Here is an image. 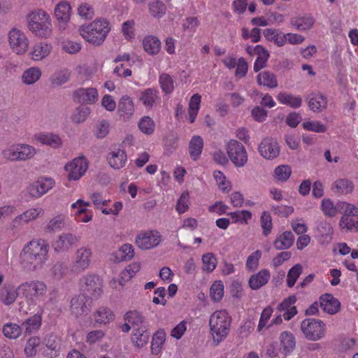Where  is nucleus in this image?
I'll return each mask as SVG.
<instances>
[{
	"mask_svg": "<svg viewBox=\"0 0 358 358\" xmlns=\"http://www.w3.org/2000/svg\"><path fill=\"white\" fill-rule=\"evenodd\" d=\"M71 309L76 317L87 313V308L85 305V296L79 295L73 298L71 301Z\"/></svg>",
	"mask_w": 358,
	"mask_h": 358,
	"instance_id": "47",
	"label": "nucleus"
},
{
	"mask_svg": "<svg viewBox=\"0 0 358 358\" xmlns=\"http://www.w3.org/2000/svg\"><path fill=\"white\" fill-rule=\"evenodd\" d=\"M42 77V70L39 66H33L24 69L21 75V81L25 85H33Z\"/></svg>",
	"mask_w": 358,
	"mask_h": 358,
	"instance_id": "27",
	"label": "nucleus"
},
{
	"mask_svg": "<svg viewBox=\"0 0 358 358\" xmlns=\"http://www.w3.org/2000/svg\"><path fill=\"white\" fill-rule=\"evenodd\" d=\"M132 279L131 275L124 269L120 273L118 278H113L110 281V286L116 291L122 290L127 282Z\"/></svg>",
	"mask_w": 358,
	"mask_h": 358,
	"instance_id": "56",
	"label": "nucleus"
},
{
	"mask_svg": "<svg viewBox=\"0 0 358 358\" xmlns=\"http://www.w3.org/2000/svg\"><path fill=\"white\" fill-rule=\"evenodd\" d=\"M45 284L39 280H31L18 286L20 296L25 298L27 303H34L36 297L43 296L46 292Z\"/></svg>",
	"mask_w": 358,
	"mask_h": 358,
	"instance_id": "12",
	"label": "nucleus"
},
{
	"mask_svg": "<svg viewBox=\"0 0 358 358\" xmlns=\"http://www.w3.org/2000/svg\"><path fill=\"white\" fill-rule=\"evenodd\" d=\"M245 51L250 56L257 55V59L254 64L255 71L257 72L266 66L270 55L264 46L261 45H257L255 47L247 45Z\"/></svg>",
	"mask_w": 358,
	"mask_h": 358,
	"instance_id": "18",
	"label": "nucleus"
},
{
	"mask_svg": "<svg viewBox=\"0 0 358 358\" xmlns=\"http://www.w3.org/2000/svg\"><path fill=\"white\" fill-rule=\"evenodd\" d=\"M138 127L143 134L150 136L154 134L156 125L155 121L150 117L143 116L140 119Z\"/></svg>",
	"mask_w": 358,
	"mask_h": 358,
	"instance_id": "52",
	"label": "nucleus"
},
{
	"mask_svg": "<svg viewBox=\"0 0 358 358\" xmlns=\"http://www.w3.org/2000/svg\"><path fill=\"white\" fill-rule=\"evenodd\" d=\"M213 178L219 191L227 194L232 189V183L227 176L220 171H215L213 173Z\"/></svg>",
	"mask_w": 358,
	"mask_h": 358,
	"instance_id": "43",
	"label": "nucleus"
},
{
	"mask_svg": "<svg viewBox=\"0 0 358 358\" xmlns=\"http://www.w3.org/2000/svg\"><path fill=\"white\" fill-rule=\"evenodd\" d=\"M44 213V210L41 206H36L32 208H29L22 213L16 216L13 222L14 224L22 222V223H29L30 222L34 221L38 219L40 216H41Z\"/></svg>",
	"mask_w": 358,
	"mask_h": 358,
	"instance_id": "25",
	"label": "nucleus"
},
{
	"mask_svg": "<svg viewBox=\"0 0 358 358\" xmlns=\"http://www.w3.org/2000/svg\"><path fill=\"white\" fill-rule=\"evenodd\" d=\"M36 154V149L29 144L17 143L7 145L1 151L2 157L10 162L27 161Z\"/></svg>",
	"mask_w": 358,
	"mask_h": 358,
	"instance_id": "5",
	"label": "nucleus"
},
{
	"mask_svg": "<svg viewBox=\"0 0 358 358\" xmlns=\"http://www.w3.org/2000/svg\"><path fill=\"white\" fill-rule=\"evenodd\" d=\"M8 42L12 52L18 56L24 55L29 47V41L25 33L13 28L8 33Z\"/></svg>",
	"mask_w": 358,
	"mask_h": 358,
	"instance_id": "9",
	"label": "nucleus"
},
{
	"mask_svg": "<svg viewBox=\"0 0 358 358\" xmlns=\"http://www.w3.org/2000/svg\"><path fill=\"white\" fill-rule=\"evenodd\" d=\"M278 101L292 108H299L302 106V98L299 95H294L287 92H280L277 96Z\"/></svg>",
	"mask_w": 358,
	"mask_h": 358,
	"instance_id": "32",
	"label": "nucleus"
},
{
	"mask_svg": "<svg viewBox=\"0 0 358 358\" xmlns=\"http://www.w3.org/2000/svg\"><path fill=\"white\" fill-rule=\"evenodd\" d=\"M294 236L290 231H285L278 234L273 241V246L277 250H287L292 247Z\"/></svg>",
	"mask_w": 358,
	"mask_h": 358,
	"instance_id": "31",
	"label": "nucleus"
},
{
	"mask_svg": "<svg viewBox=\"0 0 358 358\" xmlns=\"http://www.w3.org/2000/svg\"><path fill=\"white\" fill-rule=\"evenodd\" d=\"M203 148V139L198 135L193 136L188 145V150L190 158L193 161H197L202 153Z\"/></svg>",
	"mask_w": 358,
	"mask_h": 358,
	"instance_id": "30",
	"label": "nucleus"
},
{
	"mask_svg": "<svg viewBox=\"0 0 358 358\" xmlns=\"http://www.w3.org/2000/svg\"><path fill=\"white\" fill-rule=\"evenodd\" d=\"M68 217L65 215H58L51 219L47 224V230L54 232L63 229L67 223Z\"/></svg>",
	"mask_w": 358,
	"mask_h": 358,
	"instance_id": "54",
	"label": "nucleus"
},
{
	"mask_svg": "<svg viewBox=\"0 0 358 358\" xmlns=\"http://www.w3.org/2000/svg\"><path fill=\"white\" fill-rule=\"evenodd\" d=\"M61 49L66 53L75 55L78 53L82 48L80 43L70 40L64 39L61 42Z\"/></svg>",
	"mask_w": 358,
	"mask_h": 358,
	"instance_id": "59",
	"label": "nucleus"
},
{
	"mask_svg": "<svg viewBox=\"0 0 358 358\" xmlns=\"http://www.w3.org/2000/svg\"><path fill=\"white\" fill-rule=\"evenodd\" d=\"M259 155L266 160H273L280 155V148L277 141L271 137H266L258 145Z\"/></svg>",
	"mask_w": 358,
	"mask_h": 358,
	"instance_id": "15",
	"label": "nucleus"
},
{
	"mask_svg": "<svg viewBox=\"0 0 358 358\" xmlns=\"http://www.w3.org/2000/svg\"><path fill=\"white\" fill-rule=\"evenodd\" d=\"M90 203L83 199H78L71 204L72 215L78 222L87 223L93 219V212L89 209Z\"/></svg>",
	"mask_w": 358,
	"mask_h": 358,
	"instance_id": "14",
	"label": "nucleus"
},
{
	"mask_svg": "<svg viewBox=\"0 0 358 358\" xmlns=\"http://www.w3.org/2000/svg\"><path fill=\"white\" fill-rule=\"evenodd\" d=\"M107 160L112 168L120 169L125 166L127 157L124 150L117 148L110 150Z\"/></svg>",
	"mask_w": 358,
	"mask_h": 358,
	"instance_id": "24",
	"label": "nucleus"
},
{
	"mask_svg": "<svg viewBox=\"0 0 358 358\" xmlns=\"http://www.w3.org/2000/svg\"><path fill=\"white\" fill-rule=\"evenodd\" d=\"M124 320L129 323L134 329L143 327L141 325L144 322V317L137 311H129L124 315Z\"/></svg>",
	"mask_w": 358,
	"mask_h": 358,
	"instance_id": "61",
	"label": "nucleus"
},
{
	"mask_svg": "<svg viewBox=\"0 0 358 358\" xmlns=\"http://www.w3.org/2000/svg\"><path fill=\"white\" fill-rule=\"evenodd\" d=\"M33 139L36 143L52 148H58L62 145L60 136L52 132H39L34 134Z\"/></svg>",
	"mask_w": 358,
	"mask_h": 358,
	"instance_id": "21",
	"label": "nucleus"
},
{
	"mask_svg": "<svg viewBox=\"0 0 358 358\" xmlns=\"http://www.w3.org/2000/svg\"><path fill=\"white\" fill-rule=\"evenodd\" d=\"M77 13L83 20H90L94 15L92 6L87 2H83L78 6Z\"/></svg>",
	"mask_w": 358,
	"mask_h": 358,
	"instance_id": "64",
	"label": "nucleus"
},
{
	"mask_svg": "<svg viewBox=\"0 0 358 358\" xmlns=\"http://www.w3.org/2000/svg\"><path fill=\"white\" fill-rule=\"evenodd\" d=\"M42 324V315L41 314L36 313L32 316L27 318L22 323V329H24L25 333L31 334L37 331Z\"/></svg>",
	"mask_w": 358,
	"mask_h": 358,
	"instance_id": "39",
	"label": "nucleus"
},
{
	"mask_svg": "<svg viewBox=\"0 0 358 358\" xmlns=\"http://www.w3.org/2000/svg\"><path fill=\"white\" fill-rule=\"evenodd\" d=\"M271 278V273L266 268L252 275L248 279V285L252 290H257L266 285Z\"/></svg>",
	"mask_w": 358,
	"mask_h": 358,
	"instance_id": "23",
	"label": "nucleus"
},
{
	"mask_svg": "<svg viewBox=\"0 0 358 358\" xmlns=\"http://www.w3.org/2000/svg\"><path fill=\"white\" fill-rule=\"evenodd\" d=\"M354 185L352 181L341 178L336 180L333 184L334 191L340 194H348L353 191Z\"/></svg>",
	"mask_w": 358,
	"mask_h": 358,
	"instance_id": "49",
	"label": "nucleus"
},
{
	"mask_svg": "<svg viewBox=\"0 0 358 358\" xmlns=\"http://www.w3.org/2000/svg\"><path fill=\"white\" fill-rule=\"evenodd\" d=\"M52 52L51 43L40 41L34 44L30 48L28 56L34 62H40L46 59Z\"/></svg>",
	"mask_w": 358,
	"mask_h": 358,
	"instance_id": "17",
	"label": "nucleus"
},
{
	"mask_svg": "<svg viewBox=\"0 0 358 358\" xmlns=\"http://www.w3.org/2000/svg\"><path fill=\"white\" fill-rule=\"evenodd\" d=\"M89 165L88 159L83 155L68 161L64 166L67 180L74 182L80 180L86 174Z\"/></svg>",
	"mask_w": 358,
	"mask_h": 358,
	"instance_id": "7",
	"label": "nucleus"
},
{
	"mask_svg": "<svg viewBox=\"0 0 358 358\" xmlns=\"http://www.w3.org/2000/svg\"><path fill=\"white\" fill-rule=\"evenodd\" d=\"M41 339L37 336L29 338L24 346V352L27 358H33L36 356L41 345Z\"/></svg>",
	"mask_w": 358,
	"mask_h": 358,
	"instance_id": "51",
	"label": "nucleus"
},
{
	"mask_svg": "<svg viewBox=\"0 0 358 358\" xmlns=\"http://www.w3.org/2000/svg\"><path fill=\"white\" fill-rule=\"evenodd\" d=\"M3 336L10 340H15L20 338L22 334V325L9 322L3 324L2 327Z\"/></svg>",
	"mask_w": 358,
	"mask_h": 358,
	"instance_id": "40",
	"label": "nucleus"
},
{
	"mask_svg": "<svg viewBox=\"0 0 358 358\" xmlns=\"http://www.w3.org/2000/svg\"><path fill=\"white\" fill-rule=\"evenodd\" d=\"M209 294L212 301H221L224 295V282L220 280L214 281L210 287Z\"/></svg>",
	"mask_w": 358,
	"mask_h": 358,
	"instance_id": "46",
	"label": "nucleus"
},
{
	"mask_svg": "<svg viewBox=\"0 0 358 358\" xmlns=\"http://www.w3.org/2000/svg\"><path fill=\"white\" fill-rule=\"evenodd\" d=\"M55 185V181L52 178L42 176L28 186L27 192L32 197L38 199L51 190Z\"/></svg>",
	"mask_w": 358,
	"mask_h": 358,
	"instance_id": "13",
	"label": "nucleus"
},
{
	"mask_svg": "<svg viewBox=\"0 0 358 358\" xmlns=\"http://www.w3.org/2000/svg\"><path fill=\"white\" fill-rule=\"evenodd\" d=\"M28 29L36 37L48 38L52 34V23L50 14L45 10L37 8L27 15Z\"/></svg>",
	"mask_w": 358,
	"mask_h": 358,
	"instance_id": "3",
	"label": "nucleus"
},
{
	"mask_svg": "<svg viewBox=\"0 0 358 358\" xmlns=\"http://www.w3.org/2000/svg\"><path fill=\"white\" fill-rule=\"evenodd\" d=\"M280 350L287 355L295 348L296 341L294 335L289 331H283L279 336Z\"/></svg>",
	"mask_w": 358,
	"mask_h": 358,
	"instance_id": "35",
	"label": "nucleus"
},
{
	"mask_svg": "<svg viewBox=\"0 0 358 358\" xmlns=\"http://www.w3.org/2000/svg\"><path fill=\"white\" fill-rule=\"evenodd\" d=\"M202 271L206 273H212L217 267V259L212 252L204 253L201 257Z\"/></svg>",
	"mask_w": 358,
	"mask_h": 358,
	"instance_id": "50",
	"label": "nucleus"
},
{
	"mask_svg": "<svg viewBox=\"0 0 358 358\" xmlns=\"http://www.w3.org/2000/svg\"><path fill=\"white\" fill-rule=\"evenodd\" d=\"M327 98L321 92H314L310 94L308 97V105L309 108L313 112H321L327 107Z\"/></svg>",
	"mask_w": 358,
	"mask_h": 358,
	"instance_id": "28",
	"label": "nucleus"
},
{
	"mask_svg": "<svg viewBox=\"0 0 358 358\" xmlns=\"http://www.w3.org/2000/svg\"><path fill=\"white\" fill-rule=\"evenodd\" d=\"M143 50L149 55H155L161 50V42L158 38L154 36H147L142 41Z\"/></svg>",
	"mask_w": 358,
	"mask_h": 358,
	"instance_id": "41",
	"label": "nucleus"
},
{
	"mask_svg": "<svg viewBox=\"0 0 358 358\" xmlns=\"http://www.w3.org/2000/svg\"><path fill=\"white\" fill-rule=\"evenodd\" d=\"M136 23L134 20H128L122 24L121 32L124 38L127 41H131L135 37Z\"/></svg>",
	"mask_w": 358,
	"mask_h": 358,
	"instance_id": "62",
	"label": "nucleus"
},
{
	"mask_svg": "<svg viewBox=\"0 0 358 358\" xmlns=\"http://www.w3.org/2000/svg\"><path fill=\"white\" fill-rule=\"evenodd\" d=\"M266 41L271 42L278 47L284 46V33L278 29L266 28L263 31Z\"/></svg>",
	"mask_w": 358,
	"mask_h": 358,
	"instance_id": "36",
	"label": "nucleus"
},
{
	"mask_svg": "<svg viewBox=\"0 0 358 358\" xmlns=\"http://www.w3.org/2000/svg\"><path fill=\"white\" fill-rule=\"evenodd\" d=\"M302 269L300 264H296L289 268L286 278V284L288 287H292L295 285L302 273Z\"/></svg>",
	"mask_w": 358,
	"mask_h": 358,
	"instance_id": "57",
	"label": "nucleus"
},
{
	"mask_svg": "<svg viewBox=\"0 0 358 358\" xmlns=\"http://www.w3.org/2000/svg\"><path fill=\"white\" fill-rule=\"evenodd\" d=\"M135 113L133 99L128 95L122 96L117 105V114L123 121L130 120Z\"/></svg>",
	"mask_w": 358,
	"mask_h": 358,
	"instance_id": "20",
	"label": "nucleus"
},
{
	"mask_svg": "<svg viewBox=\"0 0 358 358\" xmlns=\"http://www.w3.org/2000/svg\"><path fill=\"white\" fill-rule=\"evenodd\" d=\"M134 257V248L131 244L124 243L117 251L110 255V260L114 262L129 261Z\"/></svg>",
	"mask_w": 358,
	"mask_h": 358,
	"instance_id": "29",
	"label": "nucleus"
},
{
	"mask_svg": "<svg viewBox=\"0 0 358 358\" xmlns=\"http://www.w3.org/2000/svg\"><path fill=\"white\" fill-rule=\"evenodd\" d=\"M49 245L43 240H34L23 248L20 255L22 264L34 267L43 264L48 259Z\"/></svg>",
	"mask_w": 358,
	"mask_h": 358,
	"instance_id": "4",
	"label": "nucleus"
},
{
	"mask_svg": "<svg viewBox=\"0 0 358 358\" xmlns=\"http://www.w3.org/2000/svg\"><path fill=\"white\" fill-rule=\"evenodd\" d=\"M92 252L87 247H81L74 255L72 271L74 273H80L89 268L92 262Z\"/></svg>",
	"mask_w": 358,
	"mask_h": 358,
	"instance_id": "16",
	"label": "nucleus"
},
{
	"mask_svg": "<svg viewBox=\"0 0 358 358\" xmlns=\"http://www.w3.org/2000/svg\"><path fill=\"white\" fill-rule=\"evenodd\" d=\"M73 96L79 103L93 105L99 100V92L95 87H81L73 92Z\"/></svg>",
	"mask_w": 358,
	"mask_h": 358,
	"instance_id": "19",
	"label": "nucleus"
},
{
	"mask_svg": "<svg viewBox=\"0 0 358 358\" xmlns=\"http://www.w3.org/2000/svg\"><path fill=\"white\" fill-rule=\"evenodd\" d=\"M53 15L58 29L62 32L66 31L73 15L71 3L67 0L59 1L54 8Z\"/></svg>",
	"mask_w": 358,
	"mask_h": 358,
	"instance_id": "10",
	"label": "nucleus"
},
{
	"mask_svg": "<svg viewBox=\"0 0 358 358\" xmlns=\"http://www.w3.org/2000/svg\"><path fill=\"white\" fill-rule=\"evenodd\" d=\"M81 285L87 290L94 291L101 286V280L96 275L88 274L81 280Z\"/></svg>",
	"mask_w": 358,
	"mask_h": 358,
	"instance_id": "58",
	"label": "nucleus"
},
{
	"mask_svg": "<svg viewBox=\"0 0 358 358\" xmlns=\"http://www.w3.org/2000/svg\"><path fill=\"white\" fill-rule=\"evenodd\" d=\"M72 244V236L70 234H62L54 242L53 248L57 251H62L68 249Z\"/></svg>",
	"mask_w": 358,
	"mask_h": 358,
	"instance_id": "63",
	"label": "nucleus"
},
{
	"mask_svg": "<svg viewBox=\"0 0 358 358\" xmlns=\"http://www.w3.org/2000/svg\"><path fill=\"white\" fill-rule=\"evenodd\" d=\"M162 241V234L156 229L141 231L135 238L136 245L142 250H149L157 248Z\"/></svg>",
	"mask_w": 358,
	"mask_h": 358,
	"instance_id": "11",
	"label": "nucleus"
},
{
	"mask_svg": "<svg viewBox=\"0 0 358 358\" xmlns=\"http://www.w3.org/2000/svg\"><path fill=\"white\" fill-rule=\"evenodd\" d=\"M257 82L259 85L268 89H274L278 87V80L274 73L268 71H264L257 76Z\"/></svg>",
	"mask_w": 358,
	"mask_h": 358,
	"instance_id": "37",
	"label": "nucleus"
},
{
	"mask_svg": "<svg viewBox=\"0 0 358 358\" xmlns=\"http://www.w3.org/2000/svg\"><path fill=\"white\" fill-rule=\"evenodd\" d=\"M320 306L324 312L334 315L340 311L341 303L331 294H325L320 298Z\"/></svg>",
	"mask_w": 358,
	"mask_h": 358,
	"instance_id": "22",
	"label": "nucleus"
},
{
	"mask_svg": "<svg viewBox=\"0 0 358 358\" xmlns=\"http://www.w3.org/2000/svg\"><path fill=\"white\" fill-rule=\"evenodd\" d=\"M292 171L290 166L282 164L277 166L273 173V178L280 182H285L289 180L292 175Z\"/></svg>",
	"mask_w": 358,
	"mask_h": 358,
	"instance_id": "48",
	"label": "nucleus"
},
{
	"mask_svg": "<svg viewBox=\"0 0 358 358\" xmlns=\"http://www.w3.org/2000/svg\"><path fill=\"white\" fill-rule=\"evenodd\" d=\"M228 157L236 168H242L248 162V155L245 147L235 139L229 140L225 145Z\"/></svg>",
	"mask_w": 358,
	"mask_h": 358,
	"instance_id": "8",
	"label": "nucleus"
},
{
	"mask_svg": "<svg viewBox=\"0 0 358 358\" xmlns=\"http://www.w3.org/2000/svg\"><path fill=\"white\" fill-rule=\"evenodd\" d=\"M201 96L194 94L189 99L187 109V120L189 123L195 122L201 107Z\"/></svg>",
	"mask_w": 358,
	"mask_h": 358,
	"instance_id": "33",
	"label": "nucleus"
},
{
	"mask_svg": "<svg viewBox=\"0 0 358 358\" xmlns=\"http://www.w3.org/2000/svg\"><path fill=\"white\" fill-rule=\"evenodd\" d=\"M321 210L328 217H334L340 212L338 202L334 203L329 199H324L321 203Z\"/></svg>",
	"mask_w": 358,
	"mask_h": 358,
	"instance_id": "55",
	"label": "nucleus"
},
{
	"mask_svg": "<svg viewBox=\"0 0 358 358\" xmlns=\"http://www.w3.org/2000/svg\"><path fill=\"white\" fill-rule=\"evenodd\" d=\"M94 321L99 324H106L115 318L113 311L106 307L99 308L94 314Z\"/></svg>",
	"mask_w": 358,
	"mask_h": 358,
	"instance_id": "45",
	"label": "nucleus"
},
{
	"mask_svg": "<svg viewBox=\"0 0 358 358\" xmlns=\"http://www.w3.org/2000/svg\"><path fill=\"white\" fill-rule=\"evenodd\" d=\"M80 36L88 43L99 46L103 44L110 31V24L105 18H98L78 27Z\"/></svg>",
	"mask_w": 358,
	"mask_h": 358,
	"instance_id": "2",
	"label": "nucleus"
},
{
	"mask_svg": "<svg viewBox=\"0 0 358 358\" xmlns=\"http://www.w3.org/2000/svg\"><path fill=\"white\" fill-rule=\"evenodd\" d=\"M158 94L157 90L148 88L141 92L139 100L145 108H151L159 99Z\"/></svg>",
	"mask_w": 358,
	"mask_h": 358,
	"instance_id": "44",
	"label": "nucleus"
},
{
	"mask_svg": "<svg viewBox=\"0 0 358 358\" xmlns=\"http://www.w3.org/2000/svg\"><path fill=\"white\" fill-rule=\"evenodd\" d=\"M131 340L134 346L143 348L147 345L149 340V334L144 327H138L134 329Z\"/></svg>",
	"mask_w": 358,
	"mask_h": 358,
	"instance_id": "42",
	"label": "nucleus"
},
{
	"mask_svg": "<svg viewBox=\"0 0 358 358\" xmlns=\"http://www.w3.org/2000/svg\"><path fill=\"white\" fill-rule=\"evenodd\" d=\"M159 82L162 90L166 94H171L174 90V82L172 76L163 73L159 75Z\"/></svg>",
	"mask_w": 358,
	"mask_h": 358,
	"instance_id": "60",
	"label": "nucleus"
},
{
	"mask_svg": "<svg viewBox=\"0 0 358 358\" xmlns=\"http://www.w3.org/2000/svg\"><path fill=\"white\" fill-rule=\"evenodd\" d=\"M300 327L305 338L310 341H320L327 334V325L319 319H306L301 322Z\"/></svg>",
	"mask_w": 358,
	"mask_h": 358,
	"instance_id": "6",
	"label": "nucleus"
},
{
	"mask_svg": "<svg viewBox=\"0 0 358 358\" xmlns=\"http://www.w3.org/2000/svg\"><path fill=\"white\" fill-rule=\"evenodd\" d=\"M315 23V18L310 15H305L292 20V25L297 30L306 31L312 29Z\"/></svg>",
	"mask_w": 358,
	"mask_h": 358,
	"instance_id": "34",
	"label": "nucleus"
},
{
	"mask_svg": "<svg viewBox=\"0 0 358 358\" xmlns=\"http://www.w3.org/2000/svg\"><path fill=\"white\" fill-rule=\"evenodd\" d=\"M166 338V332L164 329H159L153 334L150 344L152 355L157 356L162 353Z\"/></svg>",
	"mask_w": 358,
	"mask_h": 358,
	"instance_id": "26",
	"label": "nucleus"
},
{
	"mask_svg": "<svg viewBox=\"0 0 358 358\" xmlns=\"http://www.w3.org/2000/svg\"><path fill=\"white\" fill-rule=\"evenodd\" d=\"M228 215L230 217L233 224L247 225L252 219V212L246 209L229 212Z\"/></svg>",
	"mask_w": 358,
	"mask_h": 358,
	"instance_id": "38",
	"label": "nucleus"
},
{
	"mask_svg": "<svg viewBox=\"0 0 358 358\" xmlns=\"http://www.w3.org/2000/svg\"><path fill=\"white\" fill-rule=\"evenodd\" d=\"M273 313V308L271 306L264 308L260 315L257 325V331L261 332L264 329H269L271 324L269 320Z\"/></svg>",
	"mask_w": 358,
	"mask_h": 358,
	"instance_id": "53",
	"label": "nucleus"
},
{
	"mask_svg": "<svg viewBox=\"0 0 358 358\" xmlns=\"http://www.w3.org/2000/svg\"><path fill=\"white\" fill-rule=\"evenodd\" d=\"M232 318L226 309L215 310L209 317V332L213 343L219 345L230 333Z\"/></svg>",
	"mask_w": 358,
	"mask_h": 358,
	"instance_id": "1",
	"label": "nucleus"
}]
</instances>
